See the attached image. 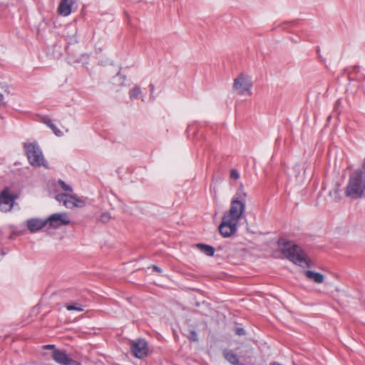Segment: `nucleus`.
<instances>
[{
  "instance_id": "nucleus-8",
  "label": "nucleus",
  "mask_w": 365,
  "mask_h": 365,
  "mask_svg": "<svg viewBox=\"0 0 365 365\" xmlns=\"http://www.w3.org/2000/svg\"><path fill=\"white\" fill-rule=\"evenodd\" d=\"M16 197L15 195L10 193L9 188L4 189L0 193V211L4 212L11 211Z\"/></svg>"
},
{
  "instance_id": "nucleus-23",
  "label": "nucleus",
  "mask_w": 365,
  "mask_h": 365,
  "mask_svg": "<svg viewBox=\"0 0 365 365\" xmlns=\"http://www.w3.org/2000/svg\"><path fill=\"white\" fill-rule=\"evenodd\" d=\"M230 177L234 180H237L240 178V174L237 170L232 169L230 172Z\"/></svg>"
},
{
  "instance_id": "nucleus-6",
  "label": "nucleus",
  "mask_w": 365,
  "mask_h": 365,
  "mask_svg": "<svg viewBox=\"0 0 365 365\" xmlns=\"http://www.w3.org/2000/svg\"><path fill=\"white\" fill-rule=\"evenodd\" d=\"M55 198L68 209L82 207L85 205L84 201L74 195L61 193L56 195Z\"/></svg>"
},
{
  "instance_id": "nucleus-18",
  "label": "nucleus",
  "mask_w": 365,
  "mask_h": 365,
  "mask_svg": "<svg viewBox=\"0 0 365 365\" xmlns=\"http://www.w3.org/2000/svg\"><path fill=\"white\" fill-rule=\"evenodd\" d=\"M65 307L68 311L83 312V307L79 302L66 303Z\"/></svg>"
},
{
  "instance_id": "nucleus-9",
  "label": "nucleus",
  "mask_w": 365,
  "mask_h": 365,
  "mask_svg": "<svg viewBox=\"0 0 365 365\" xmlns=\"http://www.w3.org/2000/svg\"><path fill=\"white\" fill-rule=\"evenodd\" d=\"M237 222L223 216L222 222L219 226V231L223 237H229L237 232Z\"/></svg>"
},
{
  "instance_id": "nucleus-27",
  "label": "nucleus",
  "mask_w": 365,
  "mask_h": 365,
  "mask_svg": "<svg viewBox=\"0 0 365 365\" xmlns=\"http://www.w3.org/2000/svg\"><path fill=\"white\" fill-rule=\"evenodd\" d=\"M317 55H318V56H319V58L320 61H324V59H323L322 56H321V54H320V48H319V47L317 48Z\"/></svg>"
},
{
  "instance_id": "nucleus-4",
  "label": "nucleus",
  "mask_w": 365,
  "mask_h": 365,
  "mask_svg": "<svg viewBox=\"0 0 365 365\" xmlns=\"http://www.w3.org/2000/svg\"><path fill=\"white\" fill-rule=\"evenodd\" d=\"M24 147L29 163L34 167H46V161L38 143L34 142L24 143Z\"/></svg>"
},
{
  "instance_id": "nucleus-17",
  "label": "nucleus",
  "mask_w": 365,
  "mask_h": 365,
  "mask_svg": "<svg viewBox=\"0 0 365 365\" xmlns=\"http://www.w3.org/2000/svg\"><path fill=\"white\" fill-rule=\"evenodd\" d=\"M196 247L200 252L206 255L207 256L211 257L214 255L215 249L213 247L205 244H197Z\"/></svg>"
},
{
  "instance_id": "nucleus-25",
  "label": "nucleus",
  "mask_w": 365,
  "mask_h": 365,
  "mask_svg": "<svg viewBox=\"0 0 365 365\" xmlns=\"http://www.w3.org/2000/svg\"><path fill=\"white\" fill-rule=\"evenodd\" d=\"M122 81V82H120V86H123V85H124L123 81H125V78H124L123 76H121V75H120V74H118V75L114 78V81H115V83L116 81Z\"/></svg>"
},
{
  "instance_id": "nucleus-7",
  "label": "nucleus",
  "mask_w": 365,
  "mask_h": 365,
  "mask_svg": "<svg viewBox=\"0 0 365 365\" xmlns=\"http://www.w3.org/2000/svg\"><path fill=\"white\" fill-rule=\"evenodd\" d=\"M46 225L50 228L57 229L63 225H68L71 223V219L66 212H58L51 215L46 218Z\"/></svg>"
},
{
  "instance_id": "nucleus-11",
  "label": "nucleus",
  "mask_w": 365,
  "mask_h": 365,
  "mask_svg": "<svg viewBox=\"0 0 365 365\" xmlns=\"http://www.w3.org/2000/svg\"><path fill=\"white\" fill-rule=\"evenodd\" d=\"M26 226L30 232H37L46 226V220L38 217L30 218L26 221Z\"/></svg>"
},
{
  "instance_id": "nucleus-31",
  "label": "nucleus",
  "mask_w": 365,
  "mask_h": 365,
  "mask_svg": "<svg viewBox=\"0 0 365 365\" xmlns=\"http://www.w3.org/2000/svg\"><path fill=\"white\" fill-rule=\"evenodd\" d=\"M68 365H81V364L78 362H77V361H74L73 359H72V361Z\"/></svg>"
},
{
  "instance_id": "nucleus-12",
  "label": "nucleus",
  "mask_w": 365,
  "mask_h": 365,
  "mask_svg": "<svg viewBox=\"0 0 365 365\" xmlns=\"http://www.w3.org/2000/svg\"><path fill=\"white\" fill-rule=\"evenodd\" d=\"M225 359L232 365H245L243 363L245 359L243 356L240 357L233 351L230 349H225L222 352Z\"/></svg>"
},
{
  "instance_id": "nucleus-2",
  "label": "nucleus",
  "mask_w": 365,
  "mask_h": 365,
  "mask_svg": "<svg viewBox=\"0 0 365 365\" xmlns=\"http://www.w3.org/2000/svg\"><path fill=\"white\" fill-rule=\"evenodd\" d=\"M345 195L352 199L365 196V171L363 169L359 168L350 173Z\"/></svg>"
},
{
  "instance_id": "nucleus-32",
  "label": "nucleus",
  "mask_w": 365,
  "mask_h": 365,
  "mask_svg": "<svg viewBox=\"0 0 365 365\" xmlns=\"http://www.w3.org/2000/svg\"><path fill=\"white\" fill-rule=\"evenodd\" d=\"M289 23H284L283 25H282V28L284 29H287V25L289 24ZM290 24H294V22H291Z\"/></svg>"
},
{
  "instance_id": "nucleus-16",
  "label": "nucleus",
  "mask_w": 365,
  "mask_h": 365,
  "mask_svg": "<svg viewBox=\"0 0 365 365\" xmlns=\"http://www.w3.org/2000/svg\"><path fill=\"white\" fill-rule=\"evenodd\" d=\"M304 275L307 279L318 284L322 283L324 280V276L323 274L319 272H315L314 271L306 270L304 272Z\"/></svg>"
},
{
  "instance_id": "nucleus-19",
  "label": "nucleus",
  "mask_w": 365,
  "mask_h": 365,
  "mask_svg": "<svg viewBox=\"0 0 365 365\" xmlns=\"http://www.w3.org/2000/svg\"><path fill=\"white\" fill-rule=\"evenodd\" d=\"M43 123L53 130L55 135H61L62 134L61 131L56 128V126L52 123L51 119L47 118H44Z\"/></svg>"
},
{
  "instance_id": "nucleus-29",
  "label": "nucleus",
  "mask_w": 365,
  "mask_h": 365,
  "mask_svg": "<svg viewBox=\"0 0 365 365\" xmlns=\"http://www.w3.org/2000/svg\"><path fill=\"white\" fill-rule=\"evenodd\" d=\"M43 348L46 349H51L54 348V345H52V344L46 345L43 346Z\"/></svg>"
},
{
  "instance_id": "nucleus-15",
  "label": "nucleus",
  "mask_w": 365,
  "mask_h": 365,
  "mask_svg": "<svg viewBox=\"0 0 365 365\" xmlns=\"http://www.w3.org/2000/svg\"><path fill=\"white\" fill-rule=\"evenodd\" d=\"M76 29L73 26H68L64 31V36L68 43L73 44L77 42Z\"/></svg>"
},
{
  "instance_id": "nucleus-10",
  "label": "nucleus",
  "mask_w": 365,
  "mask_h": 365,
  "mask_svg": "<svg viewBox=\"0 0 365 365\" xmlns=\"http://www.w3.org/2000/svg\"><path fill=\"white\" fill-rule=\"evenodd\" d=\"M130 349L133 355L139 359H142L148 354V346L145 340L138 339L130 344Z\"/></svg>"
},
{
  "instance_id": "nucleus-21",
  "label": "nucleus",
  "mask_w": 365,
  "mask_h": 365,
  "mask_svg": "<svg viewBox=\"0 0 365 365\" xmlns=\"http://www.w3.org/2000/svg\"><path fill=\"white\" fill-rule=\"evenodd\" d=\"M110 219L111 216L108 212H103L99 217V220L103 223L108 222Z\"/></svg>"
},
{
  "instance_id": "nucleus-14",
  "label": "nucleus",
  "mask_w": 365,
  "mask_h": 365,
  "mask_svg": "<svg viewBox=\"0 0 365 365\" xmlns=\"http://www.w3.org/2000/svg\"><path fill=\"white\" fill-rule=\"evenodd\" d=\"M74 4V0H61L58 11L60 15L67 16L71 13V6Z\"/></svg>"
},
{
  "instance_id": "nucleus-26",
  "label": "nucleus",
  "mask_w": 365,
  "mask_h": 365,
  "mask_svg": "<svg viewBox=\"0 0 365 365\" xmlns=\"http://www.w3.org/2000/svg\"><path fill=\"white\" fill-rule=\"evenodd\" d=\"M235 333L237 335L241 336V335H244L245 334V331L243 328L238 327L236 329Z\"/></svg>"
},
{
  "instance_id": "nucleus-24",
  "label": "nucleus",
  "mask_w": 365,
  "mask_h": 365,
  "mask_svg": "<svg viewBox=\"0 0 365 365\" xmlns=\"http://www.w3.org/2000/svg\"><path fill=\"white\" fill-rule=\"evenodd\" d=\"M190 339L193 341H198L197 334L195 331H190Z\"/></svg>"
},
{
  "instance_id": "nucleus-5",
  "label": "nucleus",
  "mask_w": 365,
  "mask_h": 365,
  "mask_svg": "<svg viewBox=\"0 0 365 365\" xmlns=\"http://www.w3.org/2000/svg\"><path fill=\"white\" fill-rule=\"evenodd\" d=\"M252 82L250 77L240 74L234 79L232 88L239 95H250Z\"/></svg>"
},
{
  "instance_id": "nucleus-13",
  "label": "nucleus",
  "mask_w": 365,
  "mask_h": 365,
  "mask_svg": "<svg viewBox=\"0 0 365 365\" xmlns=\"http://www.w3.org/2000/svg\"><path fill=\"white\" fill-rule=\"evenodd\" d=\"M51 357L61 365H68L72 361V359L68 357L64 351L60 349L53 350Z\"/></svg>"
},
{
  "instance_id": "nucleus-20",
  "label": "nucleus",
  "mask_w": 365,
  "mask_h": 365,
  "mask_svg": "<svg viewBox=\"0 0 365 365\" xmlns=\"http://www.w3.org/2000/svg\"><path fill=\"white\" fill-rule=\"evenodd\" d=\"M141 89L139 86H135L129 91V97L131 100L137 99L141 96Z\"/></svg>"
},
{
  "instance_id": "nucleus-28",
  "label": "nucleus",
  "mask_w": 365,
  "mask_h": 365,
  "mask_svg": "<svg viewBox=\"0 0 365 365\" xmlns=\"http://www.w3.org/2000/svg\"><path fill=\"white\" fill-rule=\"evenodd\" d=\"M150 96H153V93L155 91V86L153 85V83H150Z\"/></svg>"
},
{
  "instance_id": "nucleus-33",
  "label": "nucleus",
  "mask_w": 365,
  "mask_h": 365,
  "mask_svg": "<svg viewBox=\"0 0 365 365\" xmlns=\"http://www.w3.org/2000/svg\"><path fill=\"white\" fill-rule=\"evenodd\" d=\"M153 268L155 271H157V272H159V271H160V269H159L157 266H155V265H153Z\"/></svg>"
},
{
  "instance_id": "nucleus-1",
  "label": "nucleus",
  "mask_w": 365,
  "mask_h": 365,
  "mask_svg": "<svg viewBox=\"0 0 365 365\" xmlns=\"http://www.w3.org/2000/svg\"><path fill=\"white\" fill-rule=\"evenodd\" d=\"M278 246L282 253L294 264L302 267L311 266L307 254L294 242L281 238L278 240Z\"/></svg>"
},
{
  "instance_id": "nucleus-3",
  "label": "nucleus",
  "mask_w": 365,
  "mask_h": 365,
  "mask_svg": "<svg viewBox=\"0 0 365 365\" xmlns=\"http://www.w3.org/2000/svg\"><path fill=\"white\" fill-rule=\"evenodd\" d=\"M247 197V193L242 189H239L231 200L229 210L223 216L239 222L245 211Z\"/></svg>"
},
{
  "instance_id": "nucleus-22",
  "label": "nucleus",
  "mask_w": 365,
  "mask_h": 365,
  "mask_svg": "<svg viewBox=\"0 0 365 365\" xmlns=\"http://www.w3.org/2000/svg\"><path fill=\"white\" fill-rule=\"evenodd\" d=\"M58 183H59V185H61V188L63 190L68 191V192H71L72 191L71 187L68 185H66L63 181L59 180Z\"/></svg>"
},
{
  "instance_id": "nucleus-30",
  "label": "nucleus",
  "mask_w": 365,
  "mask_h": 365,
  "mask_svg": "<svg viewBox=\"0 0 365 365\" xmlns=\"http://www.w3.org/2000/svg\"><path fill=\"white\" fill-rule=\"evenodd\" d=\"M4 96L3 94L0 93V106H1V104L3 103V101H4Z\"/></svg>"
}]
</instances>
